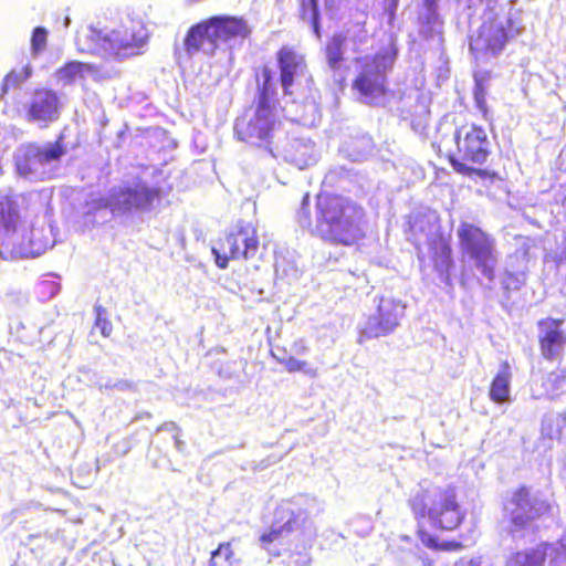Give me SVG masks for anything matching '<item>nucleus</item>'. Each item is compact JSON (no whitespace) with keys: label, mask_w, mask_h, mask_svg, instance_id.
I'll use <instances>...</instances> for the list:
<instances>
[{"label":"nucleus","mask_w":566,"mask_h":566,"mask_svg":"<svg viewBox=\"0 0 566 566\" xmlns=\"http://www.w3.org/2000/svg\"><path fill=\"white\" fill-rule=\"evenodd\" d=\"M365 210L344 196L322 192L315 200V222H313L310 196L305 193L296 219L311 235L335 247H354L366 237L363 229Z\"/></svg>","instance_id":"nucleus-1"},{"label":"nucleus","mask_w":566,"mask_h":566,"mask_svg":"<svg viewBox=\"0 0 566 566\" xmlns=\"http://www.w3.org/2000/svg\"><path fill=\"white\" fill-rule=\"evenodd\" d=\"M453 142L457 154L448 145L447 135L438 134L432 147L439 157L449 161L457 174L469 178H479L489 184L503 181V177L497 171L481 167L492 154V144L485 127L467 118L457 120Z\"/></svg>","instance_id":"nucleus-2"},{"label":"nucleus","mask_w":566,"mask_h":566,"mask_svg":"<svg viewBox=\"0 0 566 566\" xmlns=\"http://www.w3.org/2000/svg\"><path fill=\"white\" fill-rule=\"evenodd\" d=\"M31 235L32 224L23 216L18 198L0 195V258L17 260L40 255L41 249Z\"/></svg>","instance_id":"nucleus-3"},{"label":"nucleus","mask_w":566,"mask_h":566,"mask_svg":"<svg viewBox=\"0 0 566 566\" xmlns=\"http://www.w3.org/2000/svg\"><path fill=\"white\" fill-rule=\"evenodd\" d=\"M408 504L418 521L428 520L439 531H455L467 517L453 486L437 488L433 492L421 489L409 499Z\"/></svg>","instance_id":"nucleus-4"},{"label":"nucleus","mask_w":566,"mask_h":566,"mask_svg":"<svg viewBox=\"0 0 566 566\" xmlns=\"http://www.w3.org/2000/svg\"><path fill=\"white\" fill-rule=\"evenodd\" d=\"M553 506L546 499H539L533 489L521 484L513 489L502 503V513L506 523L505 532L515 537L526 531L537 532L538 522L552 516Z\"/></svg>","instance_id":"nucleus-5"},{"label":"nucleus","mask_w":566,"mask_h":566,"mask_svg":"<svg viewBox=\"0 0 566 566\" xmlns=\"http://www.w3.org/2000/svg\"><path fill=\"white\" fill-rule=\"evenodd\" d=\"M562 318L545 317L537 322V345L541 357L556 364L542 380L546 395L556 398L566 391V363L563 361V350L566 347V331Z\"/></svg>","instance_id":"nucleus-6"},{"label":"nucleus","mask_w":566,"mask_h":566,"mask_svg":"<svg viewBox=\"0 0 566 566\" xmlns=\"http://www.w3.org/2000/svg\"><path fill=\"white\" fill-rule=\"evenodd\" d=\"M262 77L255 113L249 118L247 116L237 118L234 133L241 142L268 147L271 144L272 133L276 125L274 108L271 103L274 95L271 69L263 66Z\"/></svg>","instance_id":"nucleus-7"},{"label":"nucleus","mask_w":566,"mask_h":566,"mask_svg":"<svg viewBox=\"0 0 566 566\" xmlns=\"http://www.w3.org/2000/svg\"><path fill=\"white\" fill-rule=\"evenodd\" d=\"M123 23L118 29L113 30L111 34L104 33L95 27H88L76 36L77 50L82 53L101 54L111 52L115 55L128 56L138 53L142 39L138 36V30L133 25Z\"/></svg>","instance_id":"nucleus-8"},{"label":"nucleus","mask_w":566,"mask_h":566,"mask_svg":"<svg viewBox=\"0 0 566 566\" xmlns=\"http://www.w3.org/2000/svg\"><path fill=\"white\" fill-rule=\"evenodd\" d=\"M457 237L462 255L473 261L474 266L484 277L493 281L497 263L494 237L468 221L460 222Z\"/></svg>","instance_id":"nucleus-9"},{"label":"nucleus","mask_w":566,"mask_h":566,"mask_svg":"<svg viewBox=\"0 0 566 566\" xmlns=\"http://www.w3.org/2000/svg\"><path fill=\"white\" fill-rule=\"evenodd\" d=\"M260 240L256 227L249 221L240 220L220 238L211 252L216 265L227 269L230 260H252L259 252Z\"/></svg>","instance_id":"nucleus-10"},{"label":"nucleus","mask_w":566,"mask_h":566,"mask_svg":"<svg viewBox=\"0 0 566 566\" xmlns=\"http://www.w3.org/2000/svg\"><path fill=\"white\" fill-rule=\"evenodd\" d=\"M356 61L360 62V70L353 80L352 87L364 103L377 105L388 94L387 71L391 67L392 59L384 53H376Z\"/></svg>","instance_id":"nucleus-11"},{"label":"nucleus","mask_w":566,"mask_h":566,"mask_svg":"<svg viewBox=\"0 0 566 566\" xmlns=\"http://www.w3.org/2000/svg\"><path fill=\"white\" fill-rule=\"evenodd\" d=\"M279 82L285 96H292L303 81L312 85L314 78L310 72L305 54L295 46L283 44L275 52Z\"/></svg>","instance_id":"nucleus-12"},{"label":"nucleus","mask_w":566,"mask_h":566,"mask_svg":"<svg viewBox=\"0 0 566 566\" xmlns=\"http://www.w3.org/2000/svg\"><path fill=\"white\" fill-rule=\"evenodd\" d=\"M405 305L392 297H380L376 312L369 315L360 328V342L392 333L399 325Z\"/></svg>","instance_id":"nucleus-13"},{"label":"nucleus","mask_w":566,"mask_h":566,"mask_svg":"<svg viewBox=\"0 0 566 566\" xmlns=\"http://www.w3.org/2000/svg\"><path fill=\"white\" fill-rule=\"evenodd\" d=\"M61 101L57 93L48 87H38L25 107V118L30 123L49 124L60 117Z\"/></svg>","instance_id":"nucleus-14"},{"label":"nucleus","mask_w":566,"mask_h":566,"mask_svg":"<svg viewBox=\"0 0 566 566\" xmlns=\"http://www.w3.org/2000/svg\"><path fill=\"white\" fill-rule=\"evenodd\" d=\"M509 41L506 28L495 19L483 22L470 38V51L474 54L496 55Z\"/></svg>","instance_id":"nucleus-15"},{"label":"nucleus","mask_w":566,"mask_h":566,"mask_svg":"<svg viewBox=\"0 0 566 566\" xmlns=\"http://www.w3.org/2000/svg\"><path fill=\"white\" fill-rule=\"evenodd\" d=\"M65 154L63 135H60L54 143L44 147L30 145L25 153L17 159V168L22 175L33 172L38 166L57 161Z\"/></svg>","instance_id":"nucleus-16"},{"label":"nucleus","mask_w":566,"mask_h":566,"mask_svg":"<svg viewBox=\"0 0 566 566\" xmlns=\"http://www.w3.org/2000/svg\"><path fill=\"white\" fill-rule=\"evenodd\" d=\"M208 19L217 44L235 38L247 39L251 34V29L242 17L213 15Z\"/></svg>","instance_id":"nucleus-17"},{"label":"nucleus","mask_w":566,"mask_h":566,"mask_svg":"<svg viewBox=\"0 0 566 566\" xmlns=\"http://www.w3.org/2000/svg\"><path fill=\"white\" fill-rule=\"evenodd\" d=\"M206 45H209L211 53L218 48L209 19H205L191 25L184 39V46L189 55L205 50Z\"/></svg>","instance_id":"nucleus-18"},{"label":"nucleus","mask_w":566,"mask_h":566,"mask_svg":"<svg viewBox=\"0 0 566 566\" xmlns=\"http://www.w3.org/2000/svg\"><path fill=\"white\" fill-rule=\"evenodd\" d=\"M428 245L436 268L448 271L453 266V250L448 237L434 234L428 239Z\"/></svg>","instance_id":"nucleus-19"},{"label":"nucleus","mask_w":566,"mask_h":566,"mask_svg":"<svg viewBox=\"0 0 566 566\" xmlns=\"http://www.w3.org/2000/svg\"><path fill=\"white\" fill-rule=\"evenodd\" d=\"M511 366L509 361H502L499 373L493 377L490 388L489 397L495 403H504L510 398L511 387Z\"/></svg>","instance_id":"nucleus-20"},{"label":"nucleus","mask_w":566,"mask_h":566,"mask_svg":"<svg viewBox=\"0 0 566 566\" xmlns=\"http://www.w3.org/2000/svg\"><path fill=\"white\" fill-rule=\"evenodd\" d=\"M546 560L545 546L542 542L536 546L512 553L505 562L506 566H544Z\"/></svg>","instance_id":"nucleus-21"},{"label":"nucleus","mask_w":566,"mask_h":566,"mask_svg":"<svg viewBox=\"0 0 566 566\" xmlns=\"http://www.w3.org/2000/svg\"><path fill=\"white\" fill-rule=\"evenodd\" d=\"M490 72H485L483 74L478 73L474 75V86H473V101L474 106L481 114L482 118L493 123V117L491 114V109L488 105V86L486 82L490 80Z\"/></svg>","instance_id":"nucleus-22"},{"label":"nucleus","mask_w":566,"mask_h":566,"mask_svg":"<svg viewBox=\"0 0 566 566\" xmlns=\"http://www.w3.org/2000/svg\"><path fill=\"white\" fill-rule=\"evenodd\" d=\"M297 18L301 22L307 23L316 38H321V10L319 0H296Z\"/></svg>","instance_id":"nucleus-23"},{"label":"nucleus","mask_w":566,"mask_h":566,"mask_svg":"<svg viewBox=\"0 0 566 566\" xmlns=\"http://www.w3.org/2000/svg\"><path fill=\"white\" fill-rule=\"evenodd\" d=\"M92 71L93 67L90 64L78 61H70L56 70L55 76L63 85H72L75 82L83 80L85 74Z\"/></svg>","instance_id":"nucleus-24"},{"label":"nucleus","mask_w":566,"mask_h":566,"mask_svg":"<svg viewBox=\"0 0 566 566\" xmlns=\"http://www.w3.org/2000/svg\"><path fill=\"white\" fill-rule=\"evenodd\" d=\"M347 38L343 33L334 34L325 46V56L331 70L337 71L345 61L344 49Z\"/></svg>","instance_id":"nucleus-25"},{"label":"nucleus","mask_w":566,"mask_h":566,"mask_svg":"<svg viewBox=\"0 0 566 566\" xmlns=\"http://www.w3.org/2000/svg\"><path fill=\"white\" fill-rule=\"evenodd\" d=\"M295 523L296 517L293 516L289 518L283 525L279 527H271L270 530L263 532L259 538L262 547L266 551H270L273 543H281L284 536L293 531Z\"/></svg>","instance_id":"nucleus-26"},{"label":"nucleus","mask_w":566,"mask_h":566,"mask_svg":"<svg viewBox=\"0 0 566 566\" xmlns=\"http://www.w3.org/2000/svg\"><path fill=\"white\" fill-rule=\"evenodd\" d=\"M276 361L290 374L302 373L311 377H315L317 375L316 369L308 361L297 359L291 355L276 357Z\"/></svg>","instance_id":"nucleus-27"},{"label":"nucleus","mask_w":566,"mask_h":566,"mask_svg":"<svg viewBox=\"0 0 566 566\" xmlns=\"http://www.w3.org/2000/svg\"><path fill=\"white\" fill-rule=\"evenodd\" d=\"M235 562V555L230 542H223L211 552L209 566H232Z\"/></svg>","instance_id":"nucleus-28"},{"label":"nucleus","mask_w":566,"mask_h":566,"mask_svg":"<svg viewBox=\"0 0 566 566\" xmlns=\"http://www.w3.org/2000/svg\"><path fill=\"white\" fill-rule=\"evenodd\" d=\"M545 546V556L549 557L555 565L566 560V535H563L555 542H542Z\"/></svg>","instance_id":"nucleus-29"},{"label":"nucleus","mask_w":566,"mask_h":566,"mask_svg":"<svg viewBox=\"0 0 566 566\" xmlns=\"http://www.w3.org/2000/svg\"><path fill=\"white\" fill-rule=\"evenodd\" d=\"M420 537L427 547L434 551L458 552L463 548L462 543L458 541L452 539L439 542L438 538L428 535L424 531L420 532Z\"/></svg>","instance_id":"nucleus-30"},{"label":"nucleus","mask_w":566,"mask_h":566,"mask_svg":"<svg viewBox=\"0 0 566 566\" xmlns=\"http://www.w3.org/2000/svg\"><path fill=\"white\" fill-rule=\"evenodd\" d=\"M31 75V69L29 65L22 66L19 71H10L3 78L2 91L7 92L10 87L17 86L24 82Z\"/></svg>","instance_id":"nucleus-31"},{"label":"nucleus","mask_w":566,"mask_h":566,"mask_svg":"<svg viewBox=\"0 0 566 566\" xmlns=\"http://www.w3.org/2000/svg\"><path fill=\"white\" fill-rule=\"evenodd\" d=\"M167 190L161 188H147L144 189V209H154L161 206Z\"/></svg>","instance_id":"nucleus-32"},{"label":"nucleus","mask_w":566,"mask_h":566,"mask_svg":"<svg viewBox=\"0 0 566 566\" xmlns=\"http://www.w3.org/2000/svg\"><path fill=\"white\" fill-rule=\"evenodd\" d=\"M94 326L99 329L104 337H108L112 333V323L107 318V311L102 305L96 304Z\"/></svg>","instance_id":"nucleus-33"},{"label":"nucleus","mask_w":566,"mask_h":566,"mask_svg":"<svg viewBox=\"0 0 566 566\" xmlns=\"http://www.w3.org/2000/svg\"><path fill=\"white\" fill-rule=\"evenodd\" d=\"M48 31L43 27L34 28L31 36V49L34 55L40 54L46 48Z\"/></svg>","instance_id":"nucleus-34"},{"label":"nucleus","mask_w":566,"mask_h":566,"mask_svg":"<svg viewBox=\"0 0 566 566\" xmlns=\"http://www.w3.org/2000/svg\"><path fill=\"white\" fill-rule=\"evenodd\" d=\"M293 350H295L297 354H304L308 350V347L306 345L305 339L298 338L295 339L292 344Z\"/></svg>","instance_id":"nucleus-35"},{"label":"nucleus","mask_w":566,"mask_h":566,"mask_svg":"<svg viewBox=\"0 0 566 566\" xmlns=\"http://www.w3.org/2000/svg\"><path fill=\"white\" fill-rule=\"evenodd\" d=\"M454 566H482L480 558L459 559Z\"/></svg>","instance_id":"nucleus-36"},{"label":"nucleus","mask_w":566,"mask_h":566,"mask_svg":"<svg viewBox=\"0 0 566 566\" xmlns=\"http://www.w3.org/2000/svg\"><path fill=\"white\" fill-rule=\"evenodd\" d=\"M391 9H396L399 0H387Z\"/></svg>","instance_id":"nucleus-37"},{"label":"nucleus","mask_w":566,"mask_h":566,"mask_svg":"<svg viewBox=\"0 0 566 566\" xmlns=\"http://www.w3.org/2000/svg\"><path fill=\"white\" fill-rule=\"evenodd\" d=\"M424 2H426L429 7H431V6H433V4H434V0H424Z\"/></svg>","instance_id":"nucleus-38"}]
</instances>
